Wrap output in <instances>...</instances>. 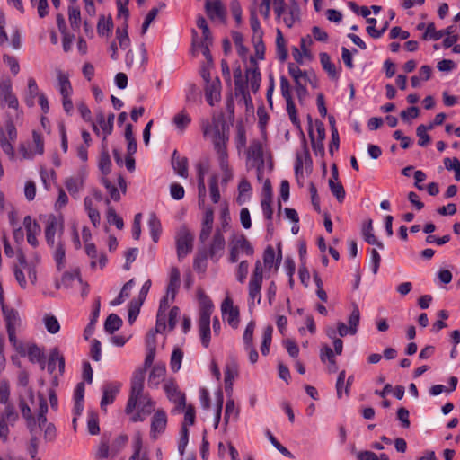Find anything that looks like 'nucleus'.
I'll return each mask as SVG.
<instances>
[{
    "label": "nucleus",
    "instance_id": "f257e3e1",
    "mask_svg": "<svg viewBox=\"0 0 460 460\" xmlns=\"http://www.w3.org/2000/svg\"><path fill=\"white\" fill-rule=\"evenodd\" d=\"M201 128L205 138H210L218 157L219 167L223 172L222 182L227 183L233 177L232 169L228 163L227 142L229 140V127L223 120L213 118L212 121H202Z\"/></svg>",
    "mask_w": 460,
    "mask_h": 460
},
{
    "label": "nucleus",
    "instance_id": "f03ea898",
    "mask_svg": "<svg viewBox=\"0 0 460 460\" xmlns=\"http://www.w3.org/2000/svg\"><path fill=\"white\" fill-rule=\"evenodd\" d=\"M145 382V370L137 369L134 372L131 379L130 394L125 408L127 414L134 411L137 403L139 402L140 409L145 414H150L155 410V402L143 393Z\"/></svg>",
    "mask_w": 460,
    "mask_h": 460
},
{
    "label": "nucleus",
    "instance_id": "7ed1b4c3",
    "mask_svg": "<svg viewBox=\"0 0 460 460\" xmlns=\"http://www.w3.org/2000/svg\"><path fill=\"white\" fill-rule=\"evenodd\" d=\"M18 132L13 121L9 119L5 121L4 128H0V146L3 152L11 160L15 157L13 145L17 140Z\"/></svg>",
    "mask_w": 460,
    "mask_h": 460
},
{
    "label": "nucleus",
    "instance_id": "20e7f679",
    "mask_svg": "<svg viewBox=\"0 0 460 460\" xmlns=\"http://www.w3.org/2000/svg\"><path fill=\"white\" fill-rule=\"evenodd\" d=\"M213 304L210 300H205L199 311V332L201 343L205 348H208L210 343V317L213 312Z\"/></svg>",
    "mask_w": 460,
    "mask_h": 460
},
{
    "label": "nucleus",
    "instance_id": "39448f33",
    "mask_svg": "<svg viewBox=\"0 0 460 460\" xmlns=\"http://www.w3.org/2000/svg\"><path fill=\"white\" fill-rule=\"evenodd\" d=\"M226 249V240L221 229H216L212 239L207 246L201 250L214 262H217L224 255Z\"/></svg>",
    "mask_w": 460,
    "mask_h": 460
},
{
    "label": "nucleus",
    "instance_id": "423d86ee",
    "mask_svg": "<svg viewBox=\"0 0 460 460\" xmlns=\"http://www.w3.org/2000/svg\"><path fill=\"white\" fill-rule=\"evenodd\" d=\"M193 241L194 236L191 232L185 226H181L176 234V249L179 261H181L192 251Z\"/></svg>",
    "mask_w": 460,
    "mask_h": 460
},
{
    "label": "nucleus",
    "instance_id": "0eeeda50",
    "mask_svg": "<svg viewBox=\"0 0 460 460\" xmlns=\"http://www.w3.org/2000/svg\"><path fill=\"white\" fill-rule=\"evenodd\" d=\"M241 252L246 255H252L254 252L252 245L244 235H240L230 242L228 257L229 262H237Z\"/></svg>",
    "mask_w": 460,
    "mask_h": 460
},
{
    "label": "nucleus",
    "instance_id": "6e6552de",
    "mask_svg": "<svg viewBox=\"0 0 460 460\" xmlns=\"http://www.w3.org/2000/svg\"><path fill=\"white\" fill-rule=\"evenodd\" d=\"M263 280V269L261 261H257L254 265V270L252 273L250 281H249V298L252 300H257V303H261V285Z\"/></svg>",
    "mask_w": 460,
    "mask_h": 460
},
{
    "label": "nucleus",
    "instance_id": "1a4fd4ad",
    "mask_svg": "<svg viewBox=\"0 0 460 460\" xmlns=\"http://www.w3.org/2000/svg\"><path fill=\"white\" fill-rule=\"evenodd\" d=\"M0 104H7L9 108L15 110L19 108V102L13 93V85L10 79H3L0 81Z\"/></svg>",
    "mask_w": 460,
    "mask_h": 460
},
{
    "label": "nucleus",
    "instance_id": "9d476101",
    "mask_svg": "<svg viewBox=\"0 0 460 460\" xmlns=\"http://www.w3.org/2000/svg\"><path fill=\"white\" fill-rule=\"evenodd\" d=\"M247 158L251 161L253 167H257L258 171L264 165L263 147L260 140H252L247 150Z\"/></svg>",
    "mask_w": 460,
    "mask_h": 460
},
{
    "label": "nucleus",
    "instance_id": "9b49d317",
    "mask_svg": "<svg viewBox=\"0 0 460 460\" xmlns=\"http://www.w3.org/2000/svg\"><path fill=\"white\" fill-rule=\"evenodd\" d=\"M205 10L209 19L226 22V8L221 0H206Z\"/></svg>",
    "mask_w": 460,
    "mask_h": 460
},
{
    "label": "nucleus",
    "instance_id": "f8f14e48",
    "mask_svg": "<svg viewBox=\"0 0 460 460\" xmlns=\"http://www.w3.org/2000/svg\"><path fill=\"white\" fill-rule=\"evenodd\" d=\"M121 385L119 382H109L102 386V397L100 402L101 409L106 411V407L111 404L119 393Z\"/></svg>",
    "mask_w": 460,
    "mask_h": 460
},
{
    "label": "nucleus",
    "instance_id": "ddd939ff",
    "mask_svg": "<svg viewBox=\"0 0 460 460\" xmlns=\"http://www.w3.org/2000/svg\"><path fill=\"white\" fill-rule=\"evenodd\" d=\"M58 231H59L60 234L63 232L62 222L54 215L49 216L45 228V238L47 243L51 247L55 244V234Z\"/></svg>",
    "mask_w": 460,
    "mask_h": 460
},
{
    "label": "nucleus",
    "instance_id": "4468645a",
    "mask_svg": "<svg viewBox=\"0 0 460 460\" xmlns=\"http://www.w3.org/2000/svg\"><path fill=\"white\" fill-rule=\"evenodd\" d=\"M164 389L170 401L178 404V406H185V395L178 389V385L173 379L168 380L164 385Z\"/></svg>",
    "mask_w": 460,
    "mask_h": 460
},
{
    "label": "nucleus",
    "instance_id": "2eb2a0df",
    "mask_svg": "<svg viewBox=\"0 0 460 460\" xmlns=\"http://www.w3.org/2000/svg\"><path fill=\"white\" fill-rule=\"evenodd\" d=\"M167 425V416L163 410L155 411L152 417L150 434L152 438L156 439L157 435L162 434Z\"/></svg>",
    "mask_w": 460,
    "mask_h": 460
},
{
    "label": "nucleus",
    "instance_id": "dca6fc26",
    "mask_svg": "<svg viewBox=\"0 0 460 460\" xmlns=\"http://www.w3.org/2000/svg\"><path fill=\"white\" fill-rule=\"evenodd\" d=\"M221 96V82L216 77L210 83L206 84L205 97L210 106H214L220 100Z\"/></svg>",
    "mask_w": 460,
    "mask_h": 460
},
{
    "label": "nucleus",
    "instance_id": "f3484780",
    "mask_svg": "<svg viewBox=\"0 0 460 460\" xmlns=\"http://www.w3.org/2000/svg\"><path fill=\"white\" fill-rule=\"evenodd\" d=\"M455 26H448L445 30L437 31L436 26L434 22H429L427 24V28L425 32L422 35V39L424 40H440L444 35H450L455 32Z\"/></svg>",
    "mask_w": 460,
    "mask_h": 460
},
{
    "label": "nucleus",
    "instance_id": "a211bd4d",
    "mask_svg": "<svg viewBox=\"0 0 460 460\" xmlns=\"http://www.w3.org/2000/svg\"><path fill=\"white\" fill-rule=\"evenodd\" d=\"M114 119L115 116L113 113L109 114L107 119H105L102 111L97 113L96 121L104 134L102 143H107V136L111 135L113 130Z\"/></svg>",
    "mask_w": 460,
    "mask_h": 460
},
{
    "label": "nucleus",
    "instance_id": "6ab92c4d",
    "mask_svg": "<svg viewBox=\"0 0 460 460\" xmlns=\"http://www.w3.org/2000/svg\"><path fill=\"white\" fill-rule=\"evenodd\" d=\"M58 365V370L60 374H63L65 371V358L59 352L58 348H54L49 354V362H48V371L49 374H53L56 369V365Z\"/></svg>",
    "mask_w": 460,
    "mask_h": 460
},
{
    "label": "nucleus",
    "instance_id": "aec40b11",
    "mask_svg": "<svg viewBox=\"0 0 460 460\" xmlns=\"http://www.w3.org/2000/svg\"><path fill=\"white\" fill-rule=\"evenodd\" d=\"M85 252L92 259L91 267L94 269L98 264L102 269L107 262V258L103 253L98 255L96 246L92 243H85Z\"/></svg>",
    "mask_w": 460,
    "mask_h": 460
},
{
    "label": "nucleus",
    "instance_id": "412c9836",
    "mask_svg": "<svg viewBox=\"0 0 460 460\" xmlns=\"http://www.w3.org/2000/svg\"><path fill=\"white\" fill-rule=\"evenodd\" d=\"M250 62L253 65V67L248 68L246 70V76L247 80L250 81L252 91L256 93L260 88L261 76L254 58L251 57Z\"/></svg>",
    "mask_w": 460,
    "mask_h": 460
},
{
    "label": "nucleus",
    "instance_id": "4be33fe9",
    "mask_svg": "<svg viewBox=\"0 0 460 460\" xmlns=\"http://www.w3.org/2000/svg\"><path fill=\"white\" fill-rule=\"evenodd\" d=\"M172 165L178 175L183 178L188 177V159L180 155L176 150L172 156Z\"/></svg>",
    "mask_w": 460,
    "mask_h": 460
},
{
    "label": "nucleus",
    "instance_id": "5701e85b",
    "mask_svg": "<svg viewBox=\"0 0 460 460\" xmlns=\"http://www.w3.org/2000/svg\"><path fill=\"white\" fill-rule=\"evenodd\" d=\"M133 454L128 460H150L147 452L143 449V440L140 434H136L132 441Z\"/></svg>",
    "mask_w": 460,
    "mask_h": 460
},
{
    "label": "nucleus",
    "instance_id": "b1692460",
    "mask_svg": "<svg viewBox=\"0 0 460 460\" xmlns=\"http://www.w3.org/2000/svg\"><path fill=\"white\" fill-rule=\"evenodd\" d=\"M56 74L61 96L72 95L73 88L69 80V75L60 69H57Z\"/></svg>",
    "mask_w": 460,
    "mask_h": 460
},
{
    "label": "nucleus",
    "instance_id": "393cba45",
    "mask_svg": "<svg viewBox=\"0 0 460 460\" xmlns=\"http://www.w3.org/2000/svg\"><path fill=\"white\" fill-rule=\"evenodd\" d=\"M20 409L22 417L26 420V425L30 430V433L33 434L34 432H36V429H38L36 424V419L32 415L30 406L26 403V402L23 399L20 401Z\"/></svg>",
    "mask_w": 460,
    "mask_h": 460
},
{
    "label": "nucleus",
    "instance_id": "a878e982",
    "mask_svg": "<svg viewBox=\"0 0 460 460\" xmlns=\"http://www.w3.org/2000/svg\"><path fill=\"white\" fill-rule=\"evenodd\" d=\"M166 373L164 364H155L148 376V385L150 387H156L164 379Z\"/></svg>",
    "mask_w": 460,
    "mask_h": 460
},
{
    "label": "nucleus",
    "instance_id": "bb28decb",
    "mask_svg": "<svg viewBox=\"0 0 460 460\" xmlns=\"http://www.w3.org/2000/svg\"><path fill=\"white\" fill-rule=\"evenodd\" d=\"M99 168L101 172L107 175L111 171V161L110 158L107 143H102V152L99 158Z\"/></svg>",
    "mask_w": 460,
    "mask_h": 460
},
{
    "label": "nucleus",
    "instance_id": "cd10ccee",
    "mask_svg": "<svg viewBox=\"0 0 460 460\" xmlns=\"http://www.w3.org/2000/svg\"><path fill=\"white\" fill-rule=\"evenodd\" d=\"M41 93L39 91V87L36 80L33 77L28 79V89L25 94L24 101L29 107L34 106V99L39 98Z\"/></svg>",
    "mask_w": 460,
    "mask_h": 460
},
{
    "label": "nucleus",
    "instance_id": "c85d7f7f",
    "mask_svg": "<svg viewBox=\"0 0 460 460\" xmlns=\"http://www.w3.org/2000/svg\"><path fill=\"white\" fill-rule=\"evenodd\" d=\"M362 234L364 237V240L369 243V244H375L378 248L383 249L384 244L382 242L377 241L376 238L374 233H373V226H372V220L369 219L366 224L363 226L362 228Z\"/></svg>",
    "mask_w": 460,
    "mask_h": 460
},
{
    "label": "nucleus",
    "instance_id": "c756f323",
    "mask_svg": "<svg viewBox=\"0 0 460 460\" xmlns=\"http://www.w3.org/2000/svg\"><path fill=\"white\" fill-rule=\"evenodd\" d=\"M148 227L152 240L157 243L162 232V226L159 218L155 213H151L148 217Z\"/></svg>",
    "mask_w": 460,
    "mask_h": 460
},
{
    "label": "nucleus",
    "instance_id": "7c9ffc66",
    "mask_svg": "<svg viewBox=\"0 0 460 460\" xmlns=\"http://www.w3.org/2000/svg\"><path fill=\"white\" fill-rule=\"evenodd\" d=\"M100 307H101V302H100V298H98L95 302L90 323H88V325L86 326V328L84 329V336L86 340H88L93 334L95 323H96L97 319L100 314Z\"/></svg>",
    "mask_w": 460,
    "mask_h": 460
},
{
    "label": "nucleus",
    "instance_id": "2f4dec72",
    "mask_svg": "<svg viewBox=\"0 0 460 460\" xmlns=\"http://www.w3.org/2000/svg\"><path fill=\"white\" fill-rule=\"evenodd\" d=\"M134 285H135V281L133 279L128 280V282H126L123 285L119 296L114 300H112L111 302V305L117 306V305H121L125 301L126 298L129 297L130 291H131L132 288L134 287Z\"/></svg>",
    "mask_w": 460,
    "mask_h": 460
},
{
    "label": "nucleus",
    "instance_id": "473e14b6",
    "mask_svg": "<svg viewBox=\"0 0 460 460\" xmlns=\"http://www.w3.org/2000/svg\"><path fill=\"white\" fill-rule=\"evenodd\" d=\"M75 279H77L80 283H83L79 271L75 270L74 272H65L61 278V280L57 282L56 287L57 288H60L63 286L66 288H69L72 287L73 282Z\"/></svg>",
    "mask_w": 460,
    "mask_h": 460
},
{
    "label": "nucleus",
    "instance_id": "72a5a7b5",
    "mask_svg": "<svg viewBox=\"0 0 460 460\" xmlns=\"http://www.w3.org/2000/svg\"><path fill=\"white\" fill-rule=\"evenodd\" d=\"M39 399V411L37 414L36 424L38 423V429L41 430L43 426L47 423L46 414L48 412V403L42 395H40Z\"/></svg>",
    "mask_w": 460,
    "mask_h": 460
},
{
    "label": "nucleus",
    "instance_id": "f704fd0d",
    "mask_svg": "<svg viewBox=\"0 0 460 460\" xmlns=\"http://www.w3.org/2000/svg\"><path fill=\"white\" fill-rule=\"evenodd\" d=\"M320 61L323 68L328 73L329 76L332 79H337L338 73L335 65L331 61L330 56L325 52L321 53Z\"/></svg>",
    "mask_w": 460,
    "mask_h": 460
},
{
    "label": "nucleus",
    "instance_id": "c9c22d12",
    "mask_svg": "<svg viewBox=\"0 0 460 460\" xmlns=\"http://www.w3.org/2000/svg\"><path fill=\"white\" fill-rule=\"evenodd\" d=\"M83 183L84 181L81 176L69 177L65 181V186L72 196H75L79 192L83 187Z\"/></svg>",
    "mask_w": 460,
    "mask_h": 460
},
{
    "label": "nucleus",
    "instance_id": "e433bc0d",
    "mask_svg": "<svg viewBox=\"0 0 460 460\" xmlns=\"http://www.w3.org/2000/svg\"><path fill=\"white\" fill-rule=\"evenodd\" d=\"M28 357L31 362L40 363L41 369L45 368L44 354L37 345L33 344L29 346Z\"/></svg>",
    "mask_w": 460,
    "mask_h": 460
},
{
    "label": "nucleus",
    "instance_id": "4c0bfd02",
    "mask_svg": "<svg viewBox=\"0 0 460 460\" xmlns=\"http://www.w3.org/2000/svg\"><path fill=\"white\" fill-rule=\"evenodd\" d=\"M434 128V124H429V126H425L423 124L420 125L416 128V134L419 137L418 144L420 146H426L430 142V137L427 133L428 130H431Z\"/></svg>",
    "mask_w": 460,
    "mask_h": 460
},
{
    "label": "nucleus",
    "instance_id": "58836bf2",
    "mask_svg": "<svg viewBox=\"0 0 460 460\" xmlns=\"http://www.w3.org/2000/svg\"><path fill=\"white\" fill-rule=\"evenodd\" d=\"M121 318L115 314H111L104 323V329L108 333L111 334L114 332L118 331L121 327Z\"/></svg>",
    "mask_w": 460,
    "mask_h": 460
},
{
    "label": "nucleus",
    "instance_id": "ea45409f",
    "mask_svg": "<svg viewBox=\"0 0 460 460\" xmlns=\"http://www.w3.org/2000/svg\"><path fill=\"white\" fill-rule=\"evenodd\" d=\"M276 49L278 58L280 61H285L288 58V50L286 49L285 39L279 29L277 30Z\"/></svg>",
    "mask_w": 460,
    "mask_h": 460
},
{
    "label": "nucleus",
    "instance_id": "a19ab883",
    "mask_svg": "<svg viewBox=\"0 0 460 460\" xmlns=\"http://www.w3.org/2000/svg\"><path fill=\"white\" fill-rule=\"evenodd\" d=\"M105 204L108 206L107 209V220L110 224H113L116 226L118 229H122L124 226L123 219L117 215L115 209L110 206V199H105Z\"/></svg>",
    "mask_w": 460,
    "mask_h": 460
},
{
    "label": "nucleus",
    "instance_id": "79ce46f5",
    "mask_svg": "<svg viewBox=\"0 0 460 460\" xmlns=\"http://www.w3.org/2000/svg\"><path fill=\"white\" fill-rule=\"evenodd\" d=\"M2 311L6 322V328H14L19 321L18 313L13 308H8L4 305H2Z\"/></svg>",
    "mask_w": 460,
    "mask_h": 460
},
{
    "label": "nucleus",
    "instance_id": "37998d69",
    "mask_svg": "<svg viewBox=\"0 0 460 460\" xmlns=\"http://www.w3.org/2000/svg\"><path fill=\"white\" fill-rule=\"evenodd\" d=\"M288 73L293 77L296 84L301 82L306 83L308 80L306 72L302 71L293 63L288 65Z\"/></svg>",
    "mask_w": 460,
    "mask_h": 460
},
{
    "label": "nucleus",
    "instance_id": "c03bdc74",
    "mask_svg": "<svg viewBox=\"0 0 460 460\" xmlns=\"http://www.w3.org/2000/svg\"><path fill=\"white\" fill-rule=\"evenodd\" d=\"M54 260L58 270H61L66 266V250L61 242H58V246L54 252Z\"/></svg>",
    "mask_w": 460,
    "mask_h": 460
},
{
    "label": "nucleus",
    "instance_id": "a18cd8bd",
    "mask_svg": "<svg viewBox=\"0 0 460 460\" xmlns=\"http://www.w3.org/2000/svg\"><path fill=\"white\" fill-rule=\"evenodd\" d=\"M299 13L300 11L298 6L296 5V4H294L290 7L289 11L284 14L283 21L285 24L288 28H291L295 24V22L299 20Z\"/></svg>",
    "mask_w": 460,
    "mask_h": 460
},
{
    "label": "nucleus",
    "instance_id": "49530a36",
    "mask_svg": "<svg viewBox=\"0 0 460 460\" xmlns=\"http://www.w3.org/2000/svg\"><path fill=\"white\" fill-rule=\"evenodd\" d=\"M182 358V350L179 348H175L172 353L170 359V367L172 372L176 373L181 369Z\"/></svg>",
    "mask_w": 460,
    "mask_h": 460
},
{
    "label": "nucleus",
    "instance_id": "de8ad7c7",
    "mask_svg": "<svg viewBox=\"0 0 460 460\" xmlns=\"http://www.w3.org/2000/svg\"><path fill=\"white\" fill-rule=\"evenodd\" d=\"M360 320V312L357 305H354L349 317V332L351 335L356 334L358 332V326L359 324Z\"/></svg>",
    "mask_w": 460,
    "mask_h": 460
},
{
    "label": "nucleus",
    "instance_id": "09e8293b",
    "mask_svg": "<svg viewBox=\"0 0 460 460\" xmlns=\"http://www.w3.org/2000/svg\"><path fill=\"white\" fill-rule=\"evenodd\" d=\"M127 28L128 23L127 22H125L123 28L119 27L116 30L117 40H119V47L123 49H126L130 44V40L128 34Z\"/></svg>",
    "mask_w": 460,
    "mask_h": 460
},
{
    "label": "nucleus",
    "instance_id": "8fccbe9b",
    "mask_svg": "<svg viewBox=\"0 0 460 460\" xmlns=\"http://www.w3.org/2000/svg\"><path fill=\"white\" fill-rule=\"evenodd\" d=\"M87 429L91 435H97L100 432L99 417L94 411H89L87 416Z\"/></svg>",
    "mask_w": 460,
    "mask_h": 460
},
{
    "label": "nucleus",
    "instance_id": "3c124183",
    "mask_svg": "<svg viewBox=\"0 0 460 460\" xmlns=\"http://www.w3.org/2000/svg\"><path fill=\"white\" fill-rule=\"evenodd\" d=\"M250 22H251V28L253 31L252 41H255V40H261V38H262L263 32L261 29V23H260V21H259L254 10L251 12Z\"/></svg>",
    "mask_w": 460,
    "mask_h": 460
},
{
    "label": "nucleus",
    "instance_id": "603ef678",
    "mask_svg": "<svg viewBox=\"0 0 460 460\" xmlns=\"http://www.w3.org/2000/svg\"><path fill=\"white\" fill-rule=\"evenodd\" d=\"M191 122V118L185 111L177 113L173 118V123L180 130H184Z\"/></svg>",
    "mask_w": 460,
    "mask_h": 460
},
{
    "label": "nucleus",
    "instance_id": "864d4df0",
    "mask_svg": "<svg viewBox=\"0 0 460 460\" xmlns=\"http://www.w3.org/2000/svg\"><path fill=\"white\" fill-rule=\"evenodd\" d=\"M329 187L332 193L336 197L339 202H342L345 198V190L341 182L334 181L333 179L329 180Z\"/></svg>",
    "mask_w": 460,
    "mask_h": 460
},
{
    "label": "nucleus",
    "instance_id": "5fc2aeb1",
    "mask_svg": "<svg viewBox=\"0 0 460 460\" xmlns=\"http://www.w3.org/2000/svg\"><path fill=\"white\" fill-rule=\"evenodd\" d=\"M285 101L287 106V112L288 114L289 119L296 128H300V119L297 116V111L296 109V105L293 102V99H288Z\"/></svg>",
    "mask_w": 460,
    "mask_h": 460
},
{
    "label": "nucleus",
    "instance_id": "6e6d98bb",
    "mask_svg": "<svg viewBox=\"0 0 460 460\" xmlns=\"http://www.w3.org/2000/svg\"><path fill=\"white\" fill-rule=\"evenodd\" d=\"M4 405V411L0 414V418L10 423L15 422L18 419V413L16 412L14 406L11 403H6Z\"/></svg>",
    "mask_w": 460,
    "mask_h": 460
},
{
    "label": "nucleus",
    "instance_id": "4d7b16f0",
    "mask_svg": "<svg viewBox=\"0 0 460 460\" xmlns=\"http://www.w3.org/2000/svg\"><path fill=\"white\" fill-rule=\"evenodd\" d=\"M109 456H113L111 454V448L109 447L108 440L102 439L95 453V457L96 459L101 460Z\"/></svg>",
    "mask_w": 460,
    "mask_h": 460
},
{
    "label": "nucleus",
    "instance_id": "13d9d810",
    "mask_svg": "<svg viewBox=\"0 0 460 460\" xmlns=\"http://www.w3.org/2000/svg\"><path fill=\"white\" fill-rule=\"evenodd\" d=\"M207 259H209L208 255L201 250L199 249L198 254L194 259L193 266L194 269L204 272L207 269Z\"/></svg>",
    "mask_w": 460,
    "mask_h": 460
},
{
    "label": "nucleus",
    "instance_id": "bf43d9fd",
    "mask_svg": "<svg viewBox=\"0 0 460 460\" xmlns=\"http://www.w3.org/2000/svg\"><path fill=\"white\" fill-rule=\"evenodd\" d=\"M272 194L265 195L261 202L263 215L268 220L272 219L273 209L271 208Z\"/></svg>",
    "mask_w": 460,
    "mask_h": 460
},
{
    "label": "nucleus",
    "instance_id": "052dcab7",
    "mask_svg": "<svg viewBox=\"0 0 460 460\" xmlns=\"http://www.w3.org/2000/svg\"><path fill=\"white\" fill-rule=\"evenodd\" d=\"M210 198L214 203H217L220 199V192L218 188V179L213 175L209 180Z\"/></svg>",
    "mask_w": 460,
    "mask_h": 460
},
{
    "label": "nucleus",
    "instance_id": "680f3d73",
    "mask_svg": "<svg viewBox=\"0 0 460 460\" xmlns=\"http://www.w3.org/2000/svg\"><path fill=\"white\" fill-rule=\"evenodd\" d=\"M444 164L446 169L455 171V178L460 181V162L457 158H445Z\"/></svg>",
    "mask_w": 460,
    "mask_h": 460
},
{
    "label": "nucleus",
    "instance_id": "e2e57ef3",
    "mask_svg": "<svg viewBox=\"0 0 460 460\" xmlns=\"http://www.w3.org/2000/svg\"><path fill=\"white\" fill-rule=\"evenodd\" d=\"M235 144L237 149L243 148L246 146V132L241 123L236 126Z\"/></svg>",
    "mask_w": 460,
    "mask_h": 460
},
{
    "label": "nucleus",
    "instance_id": "0e129e2a",
    "mask_svg": "<svg viewBox=\"0 0 460 460\" xmlns=\"http://www.w3.org/2000/svg\"><path fill=\"white\" fill-rule=\"evenodd\" d=\"M255 330V323L251 321L247 325L243 332V343L244 347L253 345V332Z\"/></svg>",
    "mask_w": 460,
    "mask_h": 460
},
{
    "label": "nucleus",
    "instance_id": "69168bd1",
    "mask_svg": "<svg viewBox=\"0 0 460 460\" xmlns=\"http://www.w3.org/2000/svg\"><path fill=\"white\" fill-rule=\"evenodd\" d=\"M44 323L48 332L52 334L57 333L60 329L59 323L54 315L45 316Z\"/></svg>",
    "mask_w": 460,
    "mask_h": 460
},
{
    "label": "nucleus",
    "instance_id": "338daca9",
    "mask_svg": "<svg viewBox=\"0 0 460 460\" xmlns=\"http://www.w3.org/2000/svg\"><path fill=\"white\" fill-rule=\"evenodd\" d=\"M141 305H142L141 302H137V300H132L129 303L128 323L130 324H132L136 321L137 317L138 316Z\"/></svg>",
    "mask_w": 460,
    "mask_h": 460
},
{
    "label": "nucleus",
    "instance_id": "774afa93",
    "mask_svg": "<svg viewBox=\"0 0 460 460\" xmlns=\"http://www.w3.org/2000/svg\"><path fill=\"white\" fill-rule=\"evenodd\" d=\"M275 251L272 246L269 245L263 252V262L267 269L270 270L275 261Z\"/></svg>",
    "mask_w": 460,
    "mask_h": 460
}]
</instances>
